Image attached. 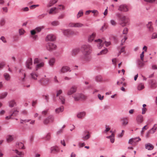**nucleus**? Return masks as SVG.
Listing matches in <instances>:
<instances>
[{
	"label": "nucleus",
	"mask_w": 157,
	"mask_h": 157,
	"mask_svg": "<svg viewBox=\"0 0 157 157\" xmlns=\"http://www.w3.org/2000/svg\"><path fill=\"white\" fill-rule=\"evenodd\" d=\"M81 50L83 53L82 60L85 62H88L91 59L90 54L91 51V47L89 44H85L82 45Z\"/></svg>",
	"instance_id": "f257e3e1"
},
{
	"label": "nucleus",
	"mask_w": 157,
	"mask_h": 157,
	"mask_svg": "<svg viewBox=\"0 0 157 157\" xmlns=\"http://www.w3.org/2000/svg\"><path fill=\"white\" fill-rule=\"evenodd\" d=\"M116 16L121 21V22L120 25L122 27H124L129 24V19L127 17L122 15L120 13H117L116 14Z\"/></svg>",
	"instance_id": "f03ea898"
},
{
	"label": "nucleus",
	"mask_w": 157,
	"mask_h": 157,
	"mask_svg": "<svg viewBox=\"0 0 157 157\" xmlns=\"http://www.w3.org/2000/svg\"><path fill=\"white\" fill-rule=\"evenodd\" d=\"M94 41L97 44L98 47L99 49H101L102 48V47L103 46L104 44L106 47L109 45L111 44L110 42H108L104 41V40L100 39L95 40Z\"/></svg>",
	"instance_id": "7ed1b4c3"
},
{
	"label": "nucleus",
	"mask_w": 157,
	"mask_h": 157,
	"mask_svg": "<svg viewBox=\"0 0 157 157\" xmlns=\"http://www.w3.org/2000/svg\"><path fill=\"white\" fill-rule=\"evenodd\" d=\"M62 32L65 36L68 37L76 35L75 32L69 29H63Z\"/></svg>",
	"instance_id": "20e7f679"
},
{
	"label": "nucleus",
	"mask_w": 157,
	"mask_h": 157,
	"mask_svg": "<svg viewBox=\"0 0 157 157\" xmlns=\"http://www.w3.org/2000/svg\"><path fill=\"white\" fill-rule=\"evenodd\" d=\"M64 9V7L63 6L59 5L57 8L53 7L51 8L49 12V13L50 14H55L58 13V11H57L58 9L63 10Z\"/></svg>",
	"instance_id": "39448f33"
},
{
	"label": "nucleus",
	"mask_w": 157,
	"mask_h": 157,
	"mask_svg": "<svg viewBox=\"0 0 157 157\" xmlns=\"http://www.w3.org/2000/svg\"><path fill=\"white\" fill-rule=\"evenodd\" d=\"M46 48L48 50L51 52L56 50L57 48V46L52 43H48L46 44Z\"/></svg>",
	"instance_id": "423d86ee"
},
{
	"label": "nucleus",
	"mask_w": 157,
	"mask_h": 157,
	"mask_svg": "<svg viewBox=\"0 0 157 157\" xmlns=\"http://www.w3.org/2000/svg\"><path fill=\"white\" fill-rule=\"evenodd\" d=\"M19 112L18 109L15 108L13 109L10 112V115L9 116L6 117V119L8 120L11 118L12 116H15L17 115Z\"/></svg>",
	"instance_id": "0eeeda50"
},
{
	"label": "nucleus",
	"mask_w": 157,
	"mask_h": 157,
	"mask_svg": "<svg viewBox=\"0 0 157 157\" xmlns=\"http://www.w3.org/2000/svg\"><path fill=\"white\" fill-rule=\"evenodd\" d=\"M84 25L79 22H71L68 25V26L71 28H81Z\"/></svg>",
	"instance_id": "6e6552de"
},
{
	"label": "nucleus",
	"mask_w": 157,
	"mask_h": 157,
	"mask_svg": "<svg viewBox=\"0 0 157 157\" xmlns=\"http://www.w3.org/2000/svg\"><path fill=\"white\" fill-rule=\"evenodd\" d=\"M118 10L120 11L126 12L128 11L129 9L126 5L122 4L119 6Z\"/></svg>",
	"instance_id": "1a4fd4ad"
},
{
	"label": "nucleus",
	"mask_w": 157,
	"mask_h": 157,
	"mask_svg": "<svg viewBox=\"0 0 157 157\" xmlns=\"http://www.w3.org/2000/svg\"><path fill=\"white\" fill-rule=\"evenodd\" d=\"M70 68L67 66H63L62 67L60 70L59 72L61 74H63L67 72V71H71Z\"/></svg>",
	"instance_id": "9d476101"
},
{
	"label": "nucleus",
	"mask_w": 157,
	"mask_h": 157,
	"mask_svg": "<svg viewBox=\"0 0 157 157\" xmlns=\"http://www.w3.org/2000/svg\"><path fill=\"white\" fill-rule=\"evenodd\" d=\"M77 90V87L75 86H72L67 91V94L68 95H71L75 93Z\"/></svg>",
	"instance_id": "9b49d317"
},
{
	"label": "nucleus",
	"mask_w": 157,
	"mask_h": 157,
	"mask_svg": "<svg viewBox=\"0 0 157 157\" xmlns=\"http://www.w3.org/2000/svg\"><path fill=\"white\" fill-rule=\"evenodd\" d=\"M54 119L52 115H50L44 120V124H47L49 123L52 122Z\"/></svg>",
	"instance_id": "f8f14e48"
},
{
	"label": "nucleus",
	"mask_w": 157,
	"mask_h": 157,
	"mask_svg": "<svg viewBox=\"0 0 157 157\" xmlns=\"http://www.w3.org/2000/svg\"><path fill=\"white\" fill-rule=\"evenodd\" d=\"M143 117L140 114L138 115L136 119V122L138 124H140L143 123L144 121Z\"/></svg>",
	"instance_id": "ddd939ff"
},
{
	"label": "nucleus",
	"mask_w": 157,
	"mask_h": 157,
	"mask_svg": "<svg viewBox=\"0 0 157 157\" xmlns=\"http://www.w3.org/2000/svg\"><path fill=\"white\" fill-rule=\"evenodd\" d=\"M140 140V139L137 138H132L129 140L128 141V143L134 145L136 144L137 142H138Z\"/></svg>",
	"instance_id": "4468645a"
},
{
	"label": "nucleus",
	"mask_w": 157,
	"mask_h": 157,
	"mask_svg": "<svg viewBox=\"0 0 157 157\" xmlns=\"http://www.w3.org/2000/svg\"><path fill=\"white\" fill-rule=\"evenodd\" d=\"M40 82L41 83L44 85H48L50 82V79L49 78H42L40 80Z\"/></svg>",
	"instance_id": "2eb2a0df"
},
{
	"label": "nucleus",
	"mask_w": 157,
	"mask_h": 157,
	"mask_svg": "<svg viewBox=\"0 0 157 157\" xmlns=\"http://www.w3.org/2000/svg\"><path fill=\"white\" fill-rule=\"evenodd\" d=\"M33 62L31 58L29 59L26 62V67L29 69H31L32 67L31 66L32 65Z\"/></svg>",
	"instance_id": "dca6fc26"
},
{
	"label": "nucleus",
	"mask_w": 157,
	"mask_h": 157,
	"mask_svg": "<svg viewBox=\"0 0 157 157\" xmlns=\"http://www.w3.org/2000/svg\"><path fill=\"white\" fill-rule=\"evenodd\" d=\"M56 39L55 36L52 34L48 35L46 37V41H54Z\"/></svg>",
	"instance_id": "f3484780"
},
{
	"label": "nucleus",
	"mask_w": 157,
	"mask_h": 157,
	"mask_svg": "<svg viewBox=\"0 0 157 157\" xmlns=\"http://www.w3.org/2000/svg\"><path fill=\"white\" fill-rule=\"evenodd\" d=\"M80 51V49L76 48L73 49L71 51V55L73 56H76Z\"/></svg>",
	"instance_id": "a211bd4d"
},
{
	"label": "nucleus",
	"mask_w": 157,
	"mask_h": 157,
	"mask_svg": "<svg viewBox=\"0 0 157 157\" xmlns=\"http://www.w3.org/2000/svg\"><path fill=\"white\" fill-rule=\"evenodd\" d=\"M96 35V33H93L91 35H89L88 37V41L89 42H92L94 40Z\"/></svg>",
	"instance_id": "6ab92c4d"
},
{
	"label": "nucleus",
	"mask_w": 157,
	"mask_h": 157,
	"mask_svg": "<svg viewBox=\"0 0 157 157\" xmlns=\"http://www.w3.org/2000/svg\"><path fill=\"white\" fill-rule=\"evenodd\" d=\"M84 133L86 134V135L83 137L82 139L84 140H88L90 136V134L89 132L87 131H86L84 132Z\"/></svg>",
	"instance_id": "aec40b11"
},
{
	"label": "nucleus",
	"mask_w": 157,
	"mask_h": 157,
	"mask_svg": "<svg viewBox=\"0 0 157 157\" xmlns=\"http://www.w3.org/2000/svg\"><path fill=\"white\" fill-rule=\"evenodd\" d=\"M30 33L31 35V37L34 39L36 40L37 37V35H35L37 32L35 29L32 30L30 31Z\"/></svg>",
	"instance_id": "412c9836"
},
{
	"label": "nucleus",
	"mask_w": 157,
	"mask_h": 157,
	"mask_svg": "<svg viewBox=\"0 0 157 157\" xmlns=\"http://www.w3.org/2000/svg\"><path fill=\"white\" fill-rule=\"evenodd\" d=\"M51 152L56 153L59 151V149L57 147H53L50 149Z\"/></svg>",
	"instance_id": "4be33fe9"
},
{
	"label": "nucleus",
	"mask_w": 157,
	"mask_h": 157,
	"mask_svg": "<svg viewBox=\"0 0 157 157\" xmlns=\"http://www.w3.org/2000/svg\"><path fill=\"white\" fill-rule=\"evenodd\" d=\"M38 76L37 73L35 72H33L30 74L31 78L34 80H36Z\"/></svg>",
	"instance_id": "5701e85b"
},
{
	"label": "nucleus",
	"mask_w": 157,
	"mask_h": 157,
	"mask_svg": "<svg viewBox=\"0 0 157 157\" xmlns=\"http://www.w3.org/2000/svg\"><path fill=\"white\" fill-rule=\"evenodd\" d=\"M56 59L54 58H51L48 61V63L49 65L52 67H53L55 63Z\"/></svg>",
	"instance_id": "b1692460"
},
{
	"label": "nucleus",
	"mask_w": 157,
	"mask_h": 157,
	"mask_svg": "<svg viewBox=\"0 0 157 157\" xmlns=\"http://www.w3.org/2000/svg\"><path fill=\"white\" fill-rule=\"evenodd\" d=\"M58 1V0H51L47 5V7H49L52 6L56 3Z\"/></svg>",
	"instance_id": "393cba45"
},
{
	"label": "nucleus",
	"mask_w": 157,
	"mask_h": 157,
	"mask_svg": "<svg viewBox=\"0 0 157 157\" xmlns=\"http://www.w3.org/2000/svg\"><path fill=\"white\" fill-rule=\"evenodd\" d=\"M112 133L111 135L107 136L106 137V138L108 139H110V141L112 143H113L114 141V134L112 132V131H110Z\"/></svg>",
	"instance_id": "a878e982"
},
{
	"label": "nucleus",
	"mask_w": 157,
	"mask_h": 157,
	"mask_svg": "<svg viewBox=\"0 0 157 157\" xmlns=\"http://www.w3.org/2000/svg\"><path fill=\"white\" fill-rule=\"evenodd\" d=\"M81 94H76L72 96L74 98V100L75 101H78L79 100L80 98Z\"/></svg>",
	"instance_id": "bb28decb"
},
{
	"label": "nucleus",
	"mask_w": 157,
	"mask_h": 157,
	"mask_svg": "<svg viewBox=\"0 0 157 157\" xmlns=\"http://www.w3.org/2000/svg\"><path fill=\"white\" fill-rule=\"evenodd\" d=\"M64 109L63 106H61L59 108L56 109L55 110L56 113L58 114L60 113L63 112L64 110Z\"/></svg>",
	"instance_id": "cd10ccee"
},
{
	"label": "nucleus",
	"mask_w": 157,
	"mask_h": 157,
	"mask_svg": "<svg viewBox=\"0 0 157 157\" xmlns=\"http://www.w3.org/2000/svg\"><path fill=\"white\" fill-rule=\"evenodd\" d=\"M86 115V113L84 112H80L78 113L77 116L79 118H82Z\"/></svg>",
	"instance_id": "c85d7f7f"
},
{
	"label": "nucleus",
	"mask_w": 157,
	"mask_h": 157,
	"mask_svg": "<svg viewBox=\"0 0 157 157\" xmlns=\"http://www.w3.org/2000/svg\"><path fill=\"white\" fill-rule=\"evenodd\" d=\"M152 23L151 22H149L147 24V27L150 32H152L153 31V29L152 26Z\"/></svg>",
	"instance_id": "c756f323"
},
{
	"label": "nucleus",
	"mask_w": 157,
	"mask_h": 157,
	"mask_svg": "<svg viewBox=\"0 0 157 157\" xmlns=\"http://www.w3.org/2000/svg\"><path fill=\"white\" fill-rule=\"evenodd\" d=\"M3 76L4 78H5V79L7 81H9L10 80L11 78V77L10 75L8 73H5L4 74Z\"/></svg>",
	"instance_id": "7c9ffc66"
},
{
	"label": "nucleus",
	"mask_w": 157,
	"mask_h": 157,
	"mask_svg": "<svg viewBox=\"0 0 157 157\" xmlns=\"http://www.w3.org/2000/svg\"><path fill=\"white\" fill-rule=\"evenodd\" d=\"M145 148L148 150H152L154 148L153 146L150 143L145 144Z\"/></svg>",
	"instance_id": "2f4dec72"
},
{
	"label": "nucleus",
	"mask_w": 157,
	"mask_h": 157,
	"mask_svg": "<svg viewBox=\"0 0 157 157\" xmlns=\"http://www.w3.org/2000/svg\"><path fill=\"white\" fill-rule=\"evenodd\" d=\"M151 87L153 88H156L157 86V82L155 80H152L151 83Z\"/></svg>",
	"instance_id": "473e14b6"
},
{
	"label": "nucleus",
	"mask_w": 157,
	"mask_h": 157,
	"mask_svg": "<svg viewBox=\"0 0 157 157\" xmlns=\"http://www.w3.org/2000/svg\"><path fill=\"white\" fill-rule=\"evenodd\" d=\"M121 121H122V125L125 126L127 125L128 123V120L127 118H123Z\"/></svg>",
	"instance_id": "72a5a7b5"
},
{
	"label": "nucleus",
	"mask_w": 157,
	"mask_h": 157,
	"mask_svg": "<svg viewBox=\"0 0 157 157\" xmlns=\"http://www.w3.org/2000/svg\"><path fill=\"white\" fill-rule=\"evenodd\" d=\"M13 139V136L9 135L7 136L6 138L7 141L8 142H10L12 141Z\"/></svg>",
	"instance_id": "f704fd0d"
},
{
	"label": "nucleus",
	"mask_w": 157,
	"mask_h": 157,
	"mask_svg": "<svg viewBox=\"0 0 157 157\" xmlns=\"http://www.w3.org/2000/svg\"><path fill=\"white\" fill-rule=\"evenodd\" d=\"M17 147L19 149H24V145L21 142H18L16 145Z\"/></svg>",
	"instance_id": "c9c22d12"
},
{
	"label": "nucleus",
	"mask_w": 157,
	"mask_h": 157,
	"mask_svg": "<svg viewBox=\"0 0 157 157\" xmlns=\"http://www.w3.org/2000/svg\"><path fill=\"white\" fill-rule=\"evenodd\" d=\"M108 52V50L107 48H105L104 50H102L98 54V55H104L106 54Z\"/></svg>",
	"instance_id": "e433bc0d"
},
{
	"label": "nucleus",
	"mask_w": 157,
	"mask_h": 157,
	"mask_svg": "<svg viewBox=\"0 0 157 157\" xmlns=\"http://www.w3.org/2000/svg\"><path fill=\"white\" fill-rule=\"evenodd\" d=\"M83 10H79L76 16L77 18H78L82 16L83 15Z\"/></svg>",
	"instance_id": "4c0bfd02"
},
{
	"label": "nucleus",
	"mask_w": 157,
	"mask_h": 157,
	"mask_svg": "<svg viewBox=\"0 0 157 157\" xmlns=\"http://www.w3.org/2000/svg\"><path fill=\"white\" fill-rule=\"evenodd\" d=\"M44 63L43 62L39 64H37L36 67V71L39 68H40L41 67H43L44 66Z\"/></svg>",
	"instance_id": "58836bf2"
},
{
	"label": "nucleus",
	"mask_w": 157,
	"mask_h": 157,
	"mask_svg": "<svg viewBox=\"0 0 157 157\" xmlns=\"http://www.w3.org/2000/svg\"><path fill=\"white\" fill-rule=\"evenodd\" d=\"M14 151H15V152L18 155H19V157H22L24 155V154L23 153L17 150H15Z\"/></svg>",
	"instance_id": "ea45409f"
},
{
	"label": "nucleus",
	"mask_w": 157,
	"mask_h": 157,
	"mask_svg": "<svg viewBox=\"0 0 157 157\" xmlns=\"http://www.w3.org/2000/svg\"><path fill=\"white\" fill-rule=\"evenodd\" d=\"M7 95V93L6 92H4L0 94V98L3 99L5 98Z\"/></svg>",
	"instance_id": "a19ab883"
},
{
	"label": "nucleus",
	"mask_w": 157,
	"mask_h": 157,
	"mask_svg": "<svg viewBox=\"0 0 157 157\" xmlns=\"http://www.w3.org/2000/svg\"><path fill=\"white\" fill-rule=\"evenodd\" d=\"M102 78L101 76L98 75L95 77V80L98 82H101L102 81Z\"/></svg>",
	"instance_id": "79ce46f5"
},
{
	"label": "nucleus",
	"mask_w": 157,
	"mask_h": 157,
	"mask_svg": "<svg viewBox=\"0 0 157 157\" xmlns=\"http://www.w3.org/2000/svg\"><path fill=\"white\" fill-rule=\"evenodd\" d=\"M144 88V84L142 83L139 84L138 86L137 89L139 90H141Z\"/></svg>",
	"instance_id": "37998d69"
},
{
	"label": "nucleus",
	"mask_w": 157,
	"mask_h": 157,
	"mask_svg": "<svg viewBox=\"0 0 157 157\" xmlns=\"http://www.w3.org/2000/svg\"><path fill=\"white\" fill-rule=\"evenodd\" d=\"M59 99L60 100L62 103L64 104L65 102V99L64 97L62 96H60L59 97Z\"/></svg>",
	"instance_id": "c03bdc74"
},
{
	"label": "nucleus",
	"mask_w": 157,
	"mask_h": 157,
	"mask_svg": "<svg viewBox=\"0 0 157 157\" xmlns=\"http://www.w3.org/2000/svg\"><path fill=\"white\" fill-rule=\"evenodd\" d=\"M110 22L111 24L113 26H115L117 25V23L115 21L113 20H111Z\"/></svg>",
	"instance_id": "a18cd8bd"
},
{
	"label": "nucleus",
	"mask_w": 157,
	"mask_h": 157,
	"mask_svg": "<svg viewBox=\"0 0 157 157\" xmlns=\"http://www.w3.org/2000/svg\"><path fill=\"white\" fill-rule=\"evenodd\" d=\"M51 24L53 26H57L59 24V22L58 21H54L52 22Z\"/></svg>",
	"instance_id": "49530a36"
},
{
	"label": "nucleus",
	"mask_w": 157,
	"mask_h": 157,
	"mask_svg": "<svg viewBox=\"0 0 157 157\" xmlns=\"http://www.w3.org/2000/svg\"><path fill=\"white\" fill-rule=\"evenodd\" d=\"M92 13H94V16L95 17L98 16L99 14L98 12L96 10H92Z\"/></svg>",
	"instance_id": "de8ad7c7"
},
{
	"label": "nucleus",
	"mask_w": 157,
	"mask_h": 157,
	"mask_svg": "<svg viewBox=\"0 0 157 157\" xmlns=\"http://www.w3.org/2000/svg\"><path fill=\"white\" fill-rule=\"evenodd\" d=\"M16 104V103L14 101H10L9 102V106L10 107H13Z\"/></svg>",
	"instance_id": "09e8293b"
},
{
	"label": "nucleus",
	"mask_w": 157,
	"mask_h": 157,
	"mask_svg": "<svg viewBox=\"0 0 157 157\" xmlns=\"http://www.w3.org/2000/svg\"><path fill=\"white\" fill-rule=\"evenodd\" d=\"M143 61L139 60L138 62V64L140 67H142L144 65V63L143 62Z\"/></svg>",
	"instance_id": "8fccbe9b"
},
{
	"label": "nucleus",
	"mask_w": 157,
	"mask_h": 157,
	"mask_svg": "<svg viewBox=\"0 0 157 157\" xmlns=\"http://www.w3.org/2000/svg\"><path fill=\"white\" fill-rule=\"evenodd\" d=\"M124 78H122L121 80L117 82V84L118 85H120L121 84H123V82L124 81Z\"/></svg>",
	"instance_id": "3c124183"
},
{
	"label": "nucleus",
	"mask_w": 157,
	"mask_h": 157,
	"mask_svg": "<svg viewBox=\"0 0 157 157\" xmlns=\"http://www.w3.org/2000/svg\"><path fill=\"white\" fill-rule=\"evenodd\" d=\"M110 129V128L108 126H105V129L104 131V133H106L108 132L109 131Z\"/></svg>",
	"instance_id": "603ef678"
},
{
	"label": "nucleus",
	"mask_w": 157,
	"mask_h": 157,
	"mask_svg": "<svg viewBox=\"0 0 157 157\" xmlns=\"http://www.w3.org/2000/svg\"><path fill=\"white\" fill-rule=\"evenodd\" d=\"M51 137V134L49 133L47 134L45 137V139L47 140H49L50 139Z\"/></svg>",
	"instance_id": "864d4df0"
},
{
	"label": "nucleus",
	"mask_w": 157,
	"mask_h": 157,
	"mask_svg": "<svg viewBox=\"0 0 157 157\" xmlns=\"http://www.w3.org/2000/svg\"><path fill=\"white\" fill-rule=\"evenodd\" d=\"M128 29L127 28H125L123 30V33L124 34H126L128 33Z\"/></svg>",
	"instance_id": "5fc2aeb1"
},
{
	"label": "nucleus",
	"mask_w": 157,
	"mask_h": 157,
	"mask_svg": "<svg viewBox=\"0 0 157 157\" xmlns=\"http://www.w3.org/2000/svg\"><path fill=\"white\" fill-rule=\"evenodd\" d=\"M25 33V30L23 29H21L19 30V33L20 35H23Z\"/></svg>",
	"instance_id": "6e6d98bb"
},
{
	"label": "nucleus",
	"mask_w": 157,
	"mask_h": 157,
	"mask_svg": "<svg viewBox=\"0 0 157 157\" xmlns=\"http://www.w3.org/2000/svg\"><path fill=\"white\" fill-rule=\"evenodd\" d=\"M42 28L40 27H39L36 28L35 29L37 33L40 32Z\"/></svg>",
	"instance_id": "4d7b16f0"
},
{
	"label": "nucleus",
	"mask_w": 157,
	"mask_h": 157,
	"mask_svg": "<svg viewBox=\"0 0 157 157\" xmlns=\"http://www.w3.org/2000/svg\"><path fill=\"white\" fill-rule=\"evenodd\" d=\"M144 51H143L141 54L140 55V58L141 60L142 61H144Z\"/></svg>",
	"instance_id": "13d9d810"
},
{
	"label": "nucleus",
	"mask_w": 157,
	"mask_h": 157,
	"mask_svg": "<svg viewBox=\"0 0 157 157\" xmlns=\"http://www.w3.org/2000/svg\"><path fill=\"white\" fill-rule=\"evenodd\" d=\"M62 90H59L57 91V93L56 96L57 97L59 95L61 94L62 93Z\"/></svg>",
	"instance_id": "bf43d9fd"
},
{
	"label": "nucleus",
	"mask_w": 157,
	"mask_h": 157,
	"mask_svg": "<svg viewBox=\"0 0 157 157\" xmlns=\"http://www.w3.org/2000/svg\"><path fill=\"white\" fill-rule=\"evenodd\" d=\"M39 6V5H33L30 6L29 7V8L31 9H34L36 8V7H38Z\"/></svg>",
	"instance_id": "052dcab7"
},
{
	"label": "nucleus",
	"mask_w": 157,
	"mask_h": 157,
	"mask_svg": "<svg viewBox=\"0 0 157 157\" xmlns=\"http://www.w3.org/2000/svg\"><path fill=\"white\" fill-rule=\"evenodd\" d=\"M0 39L4 43H6L7 42L6 38L3 36L1 37L0 38Z\"/></svg>",
	"instance_id": "680f3d73"
},
{
	"label": "nucleus",
	"mask_w": 157,
	"mask_h": 157,
	"mask_svg": "<svg viewBox=\"0 0 157 157\" xmlns=\"http://www.w3.org/2000/svg\"><path fill=\"white\" fill-rule=\"evenodd\" d=\"M30 121V120H21L20 121V123L22 124L24 123H25L27 122H29Z\"/></svg>",
	"instance_id": "e2e57ef3"
},
{
	"label": "nucleus",
	"mask_w": 157,
	"mask_h": 157,
	"mask_svg": "<svg viewBox=\"0 0 157 157\" xmlns=\"http://www.w3.org/2000/svg\"><path fill=\"white\" fill-rule=\"evenodd\" d=\"M142 114H144L146 113V111L147 110V109L145 107V108H143L142 109Z\"/></svg>",
	"instance_id": "0e129e2a"
},
{
	"label": "nucleus",
	"mask_w": 157,
	"mask_h": 157,
	"mask_svg": "<svg viewBox=\"0 0 157 157\" xmlns=\"http://www.w3.org/2000/svg\"><path fill=\"white\" fill-rule=\"evenodd\" d=\"M156 38H157V33H154L152 34L151 38L153 39Z\"/></svg>",
	"instance_id": "69168bd1"
},
{
	"label": "nucleus",
	"mask_w": 157,
	"mask_h": 157,
	"mask_svg": "<svg viewBox=\"0 0 157 157\" xmlns=\"http://www.w3.org/2000/svg\"><path fill=\"white\" fill-rule=\"evenodd\" d=\"M81 96H80L81 99L84 100V99H86V96H85V95H84L82 94H81Z\"/></svg>",
	"instance_id": "338daca9"
},
{
	"label": "nucleus",
	"mask_w": 157,
	"mask_h": 157,
	"mask_svg": "<svg viewBox=\"0 0 157 157\" xmlns=\"http://www.w3.org/2000/svg\"><path fill=\"white\" fill-rule=\"evenodd\" d=\"M40 60L38 58H35L34 60V63H39Z\"/></svg>",
	"instance_id": "774afa93"
}]
</instances>
